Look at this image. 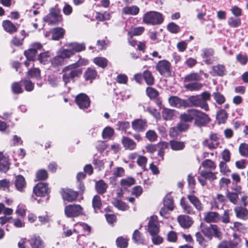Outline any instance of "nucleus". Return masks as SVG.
<instances>
[{
	"label": "nucleus",
	"instance_id": "45",
	"mask_svg": "<svg viewBox=\"0 0 248 248\" xmlns=\"http://www.w3.org/2000/svg\"><path fill=\"white\" fill-rule=\"evenodd\" d=\"M202 166L205 169L213 170L216 168L214 162L210 159H205L202 163Z\"/></svg>",
	"mask_w": 248,
	"mask_h": 248
},
{
	"label": "nucleus",
	"instance_id": "40",
	"mask_svg": "<svg viewBox=\"0 0 248 248\" xmlns=\"http://www.w3.org/2000/svg\"><path fill=\"white\" fill-rule=\"evenodd\" d=\"M162 117L166 120H170L175 116V111L172 109L164 108L162 112Z\"/></svg>",
	"mask_w": 248,
	"mask_h": 248
},
{
	"label": "nucleus",
	"instance_id": "25",
	"mask_svg": "<svg viewBox=\"0 0 248 248\" xmlns=\"http://www.w3.org/2000/svg\"><path fill=\"white\" fill-rule=\"evenodd\" d=\"M187 198L189 202L198 210L202 211L203 209V206L199 199L194 195H188Z\"/></svg>",
	"mask_w": 248,
	"mask_h": 248
},
{
	"label": "nucleus",
	"instance_id": "26",
	"mask_svg": "<svg viewBox=\"0 0 248 248\" xmlns=\"http://www.w3.org/2000/svg\"><path fill=\"white\" fill-rule=\"evenodd\" d=\"M140 11L139 8L135 5L131 6H125L122 9V12L125 15L136 16L138 14Z\"/></svg>",
	"mask_w": 248,
	"mask_h": 248
},
{
	"label": "nucleus",
	"instance_id": "63",
	"mask_svg": "<svg viewBox=\"0 0 248 248\" xmlns=\"http://www.w3.org/2000/svg\"><path fill=\"white\" fill-rule=\"evenodd\" d=\"M116 245L118 247L120 248H125L127 246V240L123 237H118L116 241Z\"/></svg>",
	"mask_w": 248,
	"mask_h": 248
},
{
	"label": "nucleus",
	"instance_id": "23",
	"mask_svg": "<svg viewBox=\"0 0 248 248\" xmlns=\"http://www.w3.org/2000/svg\"><path fill=\"white\" fill-rule=\"evenodd\" d=\"M57 53L66 63V59H69L73 56V52L68 48H61L57 51Z\"/></svg>",
	"mask_w": 248,
	"mask_h": 248
},
{
	"label": "nucleus",
	"instance_id": "29",
	"mask_svg": "<svg viewBox=\"0 0 248 248\" xmlns=\"http://www.w3.org/2000/svg\"><path fill=\"white\" fill-rule=\"evenodd\" d=\"M65 31L62 28H55L52 29V39L54 40H58L63 37Z\"/></svg>",
	"mask_w": 248,
	"mask_h": 248
},
{
	"label": "nucleus",
	"instance_id": "5",
	"mask_svg": "<svg viewBox=\"0 0 248 248\" xmlns=\"http://www.w3.org/2000/svg\"><path fill=\"white\" fill-rule=\"evenodd\" d=\"M64 212L67 217H76L82 213V208L79 204H70L65 206Z\"/></svg>",
	"mask_w": 248,
	"mask_h": 248
},
{
	"label": "nucleus",
	"instance_id": "6",
	"mask_svg": "<svg viewBox=\"0 0 248 248\" xmlns=\"http://www.w3.org/2000/svg\"><path fill=\"white\" fill-rule=\"evenodd\" d=\"M156 69L162 76H168L170 74V63L167 60L159 61L156 65Z\"/></svg>",
	"mask_w": 248,
	"mask_h": 248
},
{
	"label": "nucleus",
	"instance_id": "30",
	"mask_svg": "<svg viewBox=\"0 0 248 248\" xmlns=\"http://www.w3.org/2000/svg\"><path fill=\"white\" fill-rule=\"evenodd\" d=\"M108 188V185L102 180L96 182L95 189L97 192L100 194L105 193Z\"/></svg>",
	"mask_w": 248,
	"mask_h": 248
},
{
	"label": "nucleus",
	"instance_id": "2",
	"mask_svg": "<svg viewBox=\"0 0 248 248\" xmlns=\"http://www.w3.org/2000/svg\"><path fill=\"white\" fill-rule=\"evenodd\" d=\"M62 16L61 14V10L58 5L51 8L49 13L44 17V20L46 22L50 24H57L62 20Z\"/></svg>",
	"mask_w": 248,
	"mask_h": 248
},
{
	"label": "nucleus",
	"instance_id": "50",
	"mask_svg": "<svg viewBox=\"0 0 248 248\" xmlns=\"http://www.w3.org/2000/svg\"><path fill=\"white\" fill-rule=\"evenodd\" d=\"M239 152L241 156L248 158V144L246 143L240 144L239 147Z\"/></svg>",
	"mask_w": 248,
	"mask_h": 248
},
{
	"label": "nucleus",
	"instance_id": "51",
	"mask_svg": "<svg viewBox=\"0 0 248 248\" xmlns=\"http://www.w3.org/2000/svg\"><path fill=\"white\" fill-rule=\"evenodd\" d=\"M227 118V114L223 109L220 110L217 114V119L219 123H224Z\"/></svg>",
	"mask_w": 248,
	"mask_h": 248
},
{
	"label": "nucleus",
	"instance_id": "57",
	"mask_svg": "<svg viewBox=\"0 0 248 248\" xmlns=\"http://www.w3.org/2000/svg\"><path fill=\"white\" fill-rule=\"evenodd\" d=\"M220 172L225 175H228L231 172V170L225 162L221 161L219 165Z\"/></svg>",
	"mask_w": 248,
	"mask_h": 248
},
{
	"label": "nucleus",
	"instance_id": "52",
	"mask_svg": "<svg viewBox=\"0 0 248 248\" xmlns=\"http://www.w3.org/2000/svg\"><path fill=\"white\" fill-rule=\"evenodd\" d=\"M241 23V19L239 18H235L233 17H231L229 18L228 20V25L232 28H237L240 26Z\"/></svg>",
	"mask_w": 248,
	"mask_h": 248
},
{
	"label": "nucleus",
	"instance_id": "49",
	"mask_svg": "<svg viewBox=\"0 0 248 248\" xmlns=\"http://www.w3.org/2000/svg\"><path fill=\"white\" fill-rule=\"evenodd\" d=\"M92 205L93 209L96 211L99 210L102 206L101 199L99 196L95 195L92 201Z\"/></svg>",
	"mask_w": 248,
	"mask_h": 248
},
{
	"label": "nucleus",
	"instance_id": "24",
	"mask_svg": "<svg viewBox=\"0 0 248 248\" xmlns=\"http://www.w3.org/2000/svg\"><path fill=\"white\" fill-rule=\"evenodd\" d=\"M124 147L127 150H132L136 148V143L132 139L127 137H123L122 140Z\"/></svg>",
	"mask_w": 248,
	"mask_h": 248
},
{
	"label": "nucleus",
	"instance_id": "55",
	"mask_svg": "<svg viewBox=\"0 0 248 248\" xmlns=\"http://www.w3.org/2000/svg\"><path fill=\"white\" fill-rule=\"evenodd\" d=\"M137 164L140 166L143 170H145L146 165L147 162V158L143 155L138 156V159L137 161Z\"/></svg>",
	"mask_w": 248,
	"mask_h": 248
},
{
	"label": "nucleus",
	"instance_id": "37",
	"mask_svg": "<svg viewBox=\"0 0 248 248\" xmlns=\"http://www.w3.org/2000/svg\"><path fill=\"white\" fill-rule=\"evenodd\" d=\"M217 173V172H213L212 170L207 171L206 170H202L201 171V176L211 182L213 181L217 178L216 176Z\"/></svg>",
	"mask_w": 248,
	"mask_h": 248
},
{
	"label": "nucleus",
	"instance_id": "13",
	"mask_svg": "<svg viewBox=\"0 0 248 248\" xmlns=\"http://www.w3.org/2000/svg\"><path fill=\"white\" fill-rule=\"evenodd\" d=\"M68 47V49L73 53V56L75 53H78L85 49L86 46L84 43H79L78 42L68 43L65 45Z\"/></svg>",
	"mask_w": 248,
	"mask_h": 248
},
{
	"label": "nucleus",
	"instance_id": "53",
	"mask_svg": "<svg viewBox=\"0 0 248 248\" xmlns=\"http://www.w3.org/2000/svg\"><path fill=\"white\" fill-rule=\"evenodd\" d=\"M11 185L10 181L6 179L0 180V190L5 191H9L10 186Z\"/></svg>",
	"mask_w": 248,
	"mask_h": 248
},
{
	"label": "nucleus",
	"instance_id": "46",
	"mask_svg": "<svg viewBox=\"0 0 248 248\" xmlns=\"http://www.w3.org/2000/svg\"><path fill=\"white\" fill-rule=\"evenodd\" d=\"M94 63L101 68H105L107 66L108 61L104 57H96L93 59Z\"/></svg>",
	"mask_w": 248,
	"mask_h": 248
},
{
	"label": "nucleus",
	"instance_id": "64",
	"mask_svg": "<svg viewBox=\"0 0 248 248\" xmlns=\"http://www.w3.org/2000/svg\"><path fill=\"white\" fill-rule=\"evenodd\" d=\"M36 179L38 180H43L46 179L48 177L46 170H39L36 174Z\"/></svg>",
	"mask_w": 248,
	"mask_h": 248
},
{
	"label": "nucleus",
	"instance_id": "62",
	"mask_svg": "<svg viewBox=\"0 0 248 248\" xmlns=\"http://www.w3.org/2000/svg\"><path fill=\"white\" fill-rule=\"evenodd\" d=\"M230 184L231 180L230 179L223 177L220 179L218 185L220 189H226Z\"/></svg>",
	"mask_w": 248,
	"mask_h": 248
},
{
	"label": "nucleus",
	"instance_id": "39",
	"mask_svg": "<svg viewBox=\"0 0 248 248\" xmlns=\"http://www.w3.org/2000/svg\"><path fill=\"white\" fill-rule=\"evenodd\" d=\"M113 205L119 210L124 211L128 209V206L126 204L116 198H114L112 202Z\"/></svg>",
	"mask_w": 248,
	"mask_h": 248
},
{
	"label": "nucleus",
	"instance_id": "20",
	"mask_svg": "<svg viewBox=\"0 0 248 248\" xmlns=\"http://www.w3.org/2000/svg\"><path fill=\"white\" fill-rule=\"evenodd\" d=\"M29 242L32 248H44L45 247L43 241L39 236H32Z\"/></svg>",
	"mask_w": 248,
	"mask_h": 248
},
{
	"label": "nucleus",
	"instance_id": "47",
	"mask_svg": "<svg viewBox=\"0 0 248 248\" xmlns=\"http://www.w3.org/2000/svg\"><path fill=\"white\" fill-rule=\"evenodd\" d=\"M143 76L148 85H152L154 83V78L150 71L148 70L145 71L143 72Z\"/></svg>",
	"mask_w": 248,
	"mask_h": 248
},
{
	"label": "nucleus",
	"instance_id": "41",
	"mask_svg": "<svg viewBox=\"0 0 248 248\" xmlns=\"http://www.w3.org/2000/svg\"><path fill=\"white\" fill-rule=\"evenodd\" d=\"M196 241L203 248H206L208 246V242L206 240L200 232H197L195 234Z\"/></svg>",
	"mask_w": 248,
	"mask_h": 248
},
{
	"label": "nucleus",
	"instance_id": "59",
	"mask_svg": "<svg viewBox=\"0 0 248 248\" xmlns=\"http://www.w3.org/2000/svg\"><path fill=\"white\" fill-rule=\"evenodd\" d=\"M214 99L218 104H222L224 103L225 101V98L223 95L218 92H214L213 93Z\"/></svg>",
	"mask_w": 248,
	"mask_h": 248
},
{
	"label": "nucleus",
	"instance_id": "34",
	"mask_svg": "<svg viewBox=\"0 0 248 248\" xmlns=\"http://www.w3.org/2000/svg\"><path fill=\"white\" fill-rule=\"evenodd\" d=\"M198 110L196 109H191L187 111L186 113L183 114L184 119H186L190 122L194 119H196Z\"/></svg>",
	"mask_w": 248,
	"mask_h": 248
},
{
	"label": "nucleus",
	"instance_id": "4",
	"mask_svg": "<svg viewBox=\"0 0 248 248\" xmlns=\"http://www.w3.org/2000/svg\"><path fill=\"white\" fill-rule=\"evenodd\" d=\"M186 100L188 105L187 107H198L205 111H208L209 109L208 105L202 103L199 95L191 96Z\"/></svg>",
	"mask_w": 248,
	"mask_h": 248
},
{
	"label": "nucleus",
	"instance_id": "28",
	"mask_svg": "<svg viewBox=\"0 0 248 248\" xmlns=\"http://www.w3.org/2000/svg\"><path fill=\"white\" fill-rule=\"evenodd\" d=\"M180 205L185 213L189 215H194L195 214V211L193 208L186 201L184 197H182L181 199Z\"/></svg>",
	"mask_w": 248,
	"mask_h": 248
},
{
	"label": "nucleus",
	"instance_id": "58",
	"mask_svg": "<svg viewBox=\"0 0 248 248\" xmlns=\"http://www.w3.org/2000/svg\"><path fill=\"white\" fill-rule=\"evenodd\" d=\"M213 236L218 239H221L222 238V233L216 225H212V238Z\"/></svg>",
	"mask_w": 248,
	"mask_h": 248
},
{
	"label": "nucleus",
	"instance_id": "54",
	"mask_svg": "<svg viewBox=\"0 0 248 248\" xmlns=\"http://www.w3.org/2000/svg\"><path fill=\"white\" fill-rule=\"evenodd\" d=\"M198 121H201L203 123L208 122L210 121L208 115L198 110L196 122Z\"/></svg>",
	"mask_w": 248,
	"mask_h": 248
},
{
	"label": "nucleus",
	"instance_id": "11",
	"mask_svg": "<svg viewBox=\"0 0 248 248\" xmlns=\"http://www.w3.org/2000/svg\"><path fill=\"white\" fill-rule=\"evenodd\" d=\"M49 193L47 185L45 183H38L33 188V193L37 196L44 197Z\"/></svg>",
	"mask_w": 248,
	"mask_h": 248
},
{
	"label": "nucleus",
	"instance_id": "48",
	"mask_svg": "<svg viewBox=\"0 0 248 248\" xmlns=\"http://www.w3.org/2000/svg\"><path fill=\"white\" fill-rule=\"evenodd\" d=\"M132 239L137 244H143L144 242L142 234L138 230H136L134 232Z\"/></svg>",
	"mask_w": 248,
	"mask_h": 248
},
{
	"label": "nucleus",
	"instance_id": "27",
	"mask_svg": "<svg viewBox=\"0 0 248 248\" xmlns=\"http://www.w3.org/2000/svg\"><path fill=\"white\" fill-rule=\"evenodd\" d=\"M202 79L201 76L197 73H192L184 78L185 83L198 82Z\"/></svg>",
	"mask_w": 248,
	"mask_h": 248
},
{
	"label": "nucleus",
	"instance_id": "22",
	"mask_svg": "<svg viewBox=\"0 0 248 248\" xmlns=\"http://www.w3.org/2000/svg\"><path fill=\"white\" fill-rule=\"evenodd\" d=\"M236 216L240 219L246 220L248 218V211L243 207L238 206L234 209Z\"/></svg>",
	"mask_w": 248,
	"mask_h": 248
},
{
	"label": "nucleus",
	"instance_id": "19",
	"mask_svg": "<svg viewBox=\"0 0 248 248\" xmlns=\"http://www.w3.org/2000/svg\"><path fill=\"white\" fill-rule=\"evenodd\" d=\"M204 219L208 223L218 222L220 220V216L216 212H208L205 214Z\"/></svg>",
	"mask_w": 248,
	"mask_h": 248
},
{
	"label": "nucleus",
	"instance_id": "1",
	"mask_svg": "<svg viewBox=\"0 0 248 248\" xmlns=\"http://www.w3.org/2000/svg\"><path fill=\"white\" fill-rule=\"evenodd\" d=\"M62 72V80L66 84L73 80L75 78L79 77L81 75L82 71L80 68L74 67V65L70 64L64 67Z\"/></svg>",
	"mask_w": 248,
	"mask_h": 248
},
{
	"label": "nucleus",
	"instance_id": "14",
	"mask_svg": "<svg viewBox=\"0 0 248 248\" xmlns=\"http://www.w3.org/2000/svg\"><path fill=\"white\" fill-rule=\"evenodd\" d=\"M170 104L174 107L181 108L187 107V103L186 100L182 99L177 96H171L169 99Z\"/></svg>",
	"mask_w": 248,
	"mask_h": 248
},
{
	"label": "nucleus",
	"instance_id": "36",
	"mask_svg": "<svg viewBox=\"0 0 248 248\" xmlns=\"http://www.w3.org/2000/svg\"><path fill=\"white\" fill-rule=\"evenodd\" d=\"M51 63L53 67L57 68L65 64L66 63L56 53V55L51 60Z\"/></svg>",
	"mask_w": 248,
	"mask_h": 248
},
{
	"label": "nucleus",
	"instance_id": "60",
	"mask_svg": "<svg viewBox=\"0 0 248 248\" xmlns=\"http://www.w3.org/2000/svg\"><path fill=\"white\" fill-rule=\"evenodd\" d=\"M114 134L113 128L110 127H106L102 132V137L103 139L110 138Z\"/></svg>",
	"mask_w": 248,
	"mask_h": 248
},
{
	"label": "nucleus",
	"instance_id": "56",
	"mask_svg": "<svg viewBox=\"0 0 248 248\" xmlns=\"http://www.w3.org/2000/svg\"><path fill=\"white\" fill-rule=\"evenodd\" d=\"M36 54L37 52L33 50L31 48L24 52V55L28 61H34Z\"/></svg>",
	"mask_w": 248,
	"mask_h": 248
},
{
	"label": "nucleus",
	"instance_id": "16",
	"mask_svg": "<svg viewBox=\"0 0 248 248\" xmlns=\"http://www.w3.org/2000/svg\"><path fill=\"white\" fill-rule=\"evenodd\" d=\"M62 195L64 200L72 202L76 199L78 193L71 189H66L62 191Z\"/></svg>",
	"mask_w": 248,
	"mask_h": 248
},
{
	"label": "nucleus",
	"instance_id": "7",
	"mask_svg": "<svg viewBox=\"0 0 248 248\" xmlns=\"http://www.w3.org/2000/svg\"><path fill=\"white\" fill-rule=\"evenodd\" d=\"M214 53L212 48H203L201 50V56L205 63L210 64L217 60V58L214 57Z\"/></svg>",
	"mask_w": 248,
	"mask_h": 248
},
{
	"label": "nucleus",
	"instance_id": "15",
	"mask_svg": "<svg viewBox=\"0 0 248 248\" xmlns=\"http://www.w3.org/2000/svg\"><path fill=\"white\" fill-rule=\"evenodd\" d=\"M183 114L180 115V122L177 126L170 129V130H177L179 132H182L186 130L189 128L188 123L190 122L186 119H184Z\"/></svg>",
	"mask_w": 248,
	"mask_h": 248
},
{
	"label": "nucleus",
	"instance_id": "12",
	"mask_svg": "<svg viewBox=\"0 0 248 248\" xmlns=\"http://www.w3.org/2000/svg\"><path fill=\"white\" fill-rule=\"evenodd\" d=\"M202 144L210 149L216 148L219 145L218 138L217 134L211 133L210 135L209 139L204 140L202 142Z\"/></svg>",
	"mask_w": 248,
	"mask_h": 248
},
{
	"label": "nucleus",
	"instance_id": "61",
	"mask_svg": "<svg viewBox=\"0 0 248 248\" xmlns=\"http://www.w3.org/2000/svg\"><path fill=\"white\" fill-rule=\"evenodd\" d=\"M12 92L15 94H19L23 92L21 85L19 82H14L12 84Z\"/></svg>",
	"mask_w": 248,
	"mask_h": 248
},
{
	"label": "nucleus",
	"instance_id": "18",
	"mask_svg": "<svg viewBox=\"0 0 248 248\" xmlns=\"http://www.w3.org/2000/svg\"><path fill=\"white\" fill-rule=\"evenodd\" d=\"M2 26L4 30L10 34L16 32L18 28V25H15L9 20L3 21Z\"/></svg>",
	"mask_w": 248,
	"mask_h": 248
},
{
	"label": "nucleus",
	"instance_id": "3",
	"mask_svg": "<svg viewBox=\"0 0 248 248\" xmlns=\"http://www.w3.org/2000/svg\"><path fill=\"white\" fill-rule=\"evenodd\" d=\"M163 21L162 15L158 12L150 11L146 13L143 17V21L151 25L161 24Z\"/></svg>",
	"mask_w": 248,
	"mask_h": 248
},
{
	"label": "nucleus",
	"instance_id": "17",
	"mask_svg": "<svg viewBox=\"0 0 248 248\" xmlns=\"http://www.w3.org/2000/svg\"><path fill=\"white\" fill-rule=\"evenodd\" d=\"M178 221L182 227L186 229L189 228L193 224L192 218L186 215L179 216Z\"/></svg>",
	"mask_w": 248,
	"mask_h": 248
},
{
	"label": "nucleus",
	"instance_id": "33",
	"mask_svg": "<svg viewBox=\"0 0 248 248\" xmlns=\"http://www.w3.org/2000/svg\"><path fill=\"white\" fill-rule=\"evenodd\" d=\"M225 68L223 65L217 64L212 67L213 75L222 76L225 74Z\"/></svg>",
	"mask_w": 248,
	"mask_h": 248
},
{
	"label": "nucleus",
	"instance_id": "32",
	"mask_svg": "<svg viewBox=\"0 0 248 248\" xmlns=\"http://www.w3.org/2000/svg\"><path fill=\"white\" fill-rule=\"evenodd\" d=\"M97 75L96 71L93 68H88L84 74L86 80H91L95 78Z\"/></svg>",
	"mask_w": 248,
	"mask_h": 248
},
{
	"label": "nucleus",
	"instance_id": "42",
	"mask_svg": "<svg viewBox=\"0 0 248 248\" xmlns=\"http://www.w3.org/2000/svg\"><path fill=\"white\" fill-rule=\"evenodd\" d=\"M145 29L143 27H137L132 28L128 32V35L132 37L133 36H138L141 35L144 31Z\"/></svg>",
	"mask_w": 248,
	"mask_h": 248
},
{
	"label": "nucleus",
	"instance_id": "43",
	"mask_svg": "<svg viewBox=\"0 0 248 248\" xmlns=\"http://www.w3.org/2000/svg\"><path fill=\"white\" fill-rule=\"evenodd\" d=\"M170 145L172 150L174 151L183 150L185 146L184 142L176 140L170 141Z\"/></svg>",
	"mask_w": 248,
	"mask_h": 248
},
{
	"label": "nucleus",
	"instance_id": "31",
	"mask_svg": "<svg viewBox=\"0 0 248 248\" xmlns=\"http://www.w3.org/2000/svg\"><path fill=\"white\" fill-rule=\"evenodd\" d=\"M202 86V84L198 82L185 83L184 87L189 91H197L200 90Z\"/></svg>",
	"mask_w": 248,
	"mask_h": 248
},
{
	"label": "nucleus",
	"instance_id": "8",
	"mask_svg": "<svg viewBox=\"0 0 248 248\" xmlns=\"http://www.w3.org/2000/svg\"><path fill=\"white\" fill-rule=\"evenodd\" d=\"M76 102L80 109L88 108L90 105L89 97L85 93H81L77 95Z\"/></svg>",
	"mask_w": 248,
	"mask_h": 248
},
{
	"label": "nucleus",
	"instance_id": "38",
	"mask_svg": "<svg viewBox=\"0 0 248 248\" xmlns=\"http://www.w3.org/2000/svg\"><path fill=\"white\" fill-rule=\"evenodd\" d=\"M8 159L0 152V171H5L8 170Z\"/></svg>",
	"mask_w": 248,
	"mask_h": 248
},
{
	"label": "nucleus",
	"instance_id": "10",
	"mask_svg": "<svg viewBox=\"0 0 248 248\" xmlns=\"http://www.w3.org/2000/svg\"><path fill=\"white\" fill-rule=\"evenodd\" d=\"M131 126L136 132H143L147 128V122L146 119H137L132 122Z\"/></svg>",
	"mask_w": 248,
	"mask_h": 248
},
{
	"label": "nucleus",
	"instance_id": "21",
	"mask_svg": "<svg viewBox=\"0 0 248 248\" xmlns=\"http://www.w3.org/2000/svg\"><path fill=\"white\" fill-rule=\"evenodd\" d=\"M15 185L17 190L20 192L23 191L26 186L24 177L21 175L16 176L15 178Z\"/></svg>",
	"mask_w": 248,
	"mask_h": 248
},
{
	"label": "nucleus",
	"instance_id": "35",
	"mask_svg": "<svg viewBox=\"0 0 248 248\" xmlns=\"http://www.w3.org/2000/svg\"><path fill=\"white\" fill-rule=\"evenodd\" d=\"M51 56L50 53L46 51L40 54L38 57V60L40 63L46 64L51 61Z\"/></svg>",
	"mask_w": 248,
	"mask_h": 248
},
{
	"label": "nucleus",
	"instance_id": "9",
	"mask_svg": "<svg viewBox=\"0 0 248 248\" xmlns=\"http://www.w3.org/2000/svg\"><path fill=\"white\" fill-rule=\"evenodd\" d=\"M148 230L150 235L157 234L159 232V224L156 216L151 217L148 225Z\"/></svg>",
	"mask_w": 248,
	"mask_h": 248
},
{
	"label": "nucleus",
	"instance_id": "44",
	"mask_svg": "<svg viewBox=\"0 0 248 248\" xmlns=\"http://www.w3.org/2000/svg\"><path fill=\"white\" fill-rule=\"evenodd\" d=\"M164 206L168 210L172 211L173 209V201L172 198L170 196H167L164 199Z\"/></svg>",
	"mask_w": 248,
	"mask_h": 248
}]
</instances>
